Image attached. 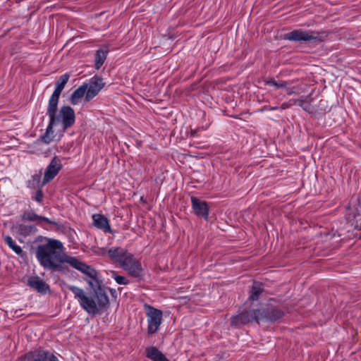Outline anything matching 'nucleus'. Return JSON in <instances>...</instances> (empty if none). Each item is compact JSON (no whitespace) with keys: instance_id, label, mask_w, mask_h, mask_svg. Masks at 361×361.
<instances>
[{"instance_id":"obj_1","label":"nucleus","mask_w":361,"mask_h":361,"mask_svg":"<svg viewBox=\"0 0 361 361\" xmlns=\"http://www.w3.org/2000/svg\"><path fill=\"white\" fill-rule=\"evenodd\" d=\"M69 262L71 267L86 276L85 281L92 292L87 295L83 289L71 285L67 286L68 289L73 293L75 299L87 313L92 315L99 314L108 305L109 300L105 290L101 285L102 281L98 278V272L78 258L71 259Z\"/></svg>"},{"instance_id":"obj_2","label":"nucleus","mask_w":361,"mask_h":361,"mask_svg":"<svg viewBox=\"0 0 361 361\" xmlns=\"http://www.w3.org/2000/svg\"><path fill=\"white\" fill-rule=\"evenodd\" d=\"M63 245L56 239L47 238L46 243L39 245L35 250V256L39 264L44 269L51 271L61 270V264L66 262L70 264L71 259H77L62 254Z\"/></svg>"},{"instance_id":"obj_3","label":"nucleus","mask_w":361,"mask_h":361,"mask_svg":"<svg viewBox=\"0 0 361 361\" xmlns=\"http://www.w3.org/2000/svg\"><path fill=\"white\" fill-rule=\"evenodd\" d=\"M47 114L49 116V122L45 133L40 136V140L44 144L49 145L55 137L54 126L61 123L64 130L71 128L75 123V115L74 110L69 106H61L59 111L47 108Z\"/></svg>"},{"instance_id":"obj_4","label":"nucleus","mask_w":361,"mask_h":361,"mask_svg":"<svg viewBox=\"0 0 361 361\" xmlns=\"http://www.w3.org/2000/svg\"><path fill=\"white\" fill-rule=\"evenodd\" d=\"M283 39L296 42H315L319 40V37L317 31L297 29L284 34Z\"/></svg>"},{"instance_id":"obj_5","label":"nucleus","mask_w":361,"mask_h":361,"mask_svg":"<svg viewBox=\"0 0 361 361\" xmlns=\"http://www.w3.org/2000/svg\"><path fill=\"white\" fill-rule=\"evenodd\" d=\"M120 267L136 279H143L145 271L142 267L141 262L133 254L129 253Z\"/></svg>"},{"instance_id":"obj_6","label":"nucleus","mask_w":361,"mask_h":361,"mask_svg":"<svg viewBox=\"0 0 361 361\" xmlns=\"http://www.w3.org/2000/svg\"><path fill=\"white\" fill-rule=\"evenodd\" d=\"M147 320V332L149 334L156 333L162 322V312L149 305H145Z\"/></svg>"},{"instance_id":"obj_7","label":"nucleus","mask_w":361,"mask_h":361,"mask_svg":"<svg viewBox=\"0 0 361 361\" xmlns=\"http://www.w3.org/2000/svg\"><path fill=\"white\" fill-rule=\"evenodd\" d=\"M69 78L70 75L68 73H64L55 82V90L49 99L47 108L58 111V104L60 95L64 89L65 85L68 82Z\"/></svg>"},{"instance_id":"obj_8","label":"nucleus","mask_w":361,"mask_h":361,"mask_svg":"<svg viewBox=\"0 0 361 361\" xmlns=\"http://www.w3.org/2000/svg\"><path fill=\"white\" fill-rule=\"evenodd\" d=\"M62 169L61 159L54 156L45 169L44 178L41 186H44L52 180Z\"/></svg>"},{"instance_id":"obj_9","label":"nucleus","mask_w":361,"mask_h":361,"mask_svg":"<svg viewBox=\"0 0 361 361\" xmlns=\"http://www.w3.org/2000/svg\"><path fill=\"white\" fill-rule=\"evenodd\" d=\"M19 361H59L58 357L49 350H37L27 353Z\"/></svg>"},{"instance_id":"obj_10","label":"nucleus","mask_w":361,"mask_h":361,"mask_svg":"<svg viewBox=\"0 0 361 361\" xmlns=\"http://www.w3.org/2000/svg\"><path fill=\"white\" fill-rule=\"evenodd\" d=\"M259 324L264 322H274L283 316V312L279 309L269 307L258 310Z\"/></svg>"},{"instance_id":"obj_11","label":"nucleus","mask_w":361,"mask_h":361,"mask_svg":"<svg viewBox=\"0 0 361 361\" xmlns=\"http://www.w3.org/2000/svg\"><path fill=\"white\" fill-rule=\"evenodd\" d=\"M104 85L105 83L103 82V79L101 77L95 75L91 78L89 80V83L87 84L85 102H90L96 97L104 87Z\"/></svg>"},{"instance_id":"obj_12","label":"nucleus","mask_w":361,"mask_h":361,"mask_svg":"<svg viewBox=\"0 0 361 361\" xmlns=\"http://www.w3.org/2000/svg\"><path fill=\"white\" fill-rule=\"evenodd\" d=\"M258 317V310L243 311L231 318V324L233 326L246 324L253 321H255L259 324Z\"/></svg>"},{"instance_id":"obj_13","label":"nucleus","mask_w":361,"mask_h":361,"mask_svg":"<svg viewBox=\"0 0 361 361\" xmlns=\"http://www.w3.org/2000/svg\"><path fill=\"white\" fill-rule=\"evenodd\" d=\"M192 207L196 215L207 220L209 217V207L205 201L196 197H191Z\"/></svg>"},{"instance_id":"obj_14","label":"nucleus","mask_w":361,"mask_h":361,"mask_svg":"<svg viewBox=\"0 0 361 361\" xmlns=\"http://www.w3.org/2000/svg\"><path fill=\"white\" fill-rule=\"evenodd\" d=\"M28 286L40 293H46L49 290V286L39 276H31L28 279Z\"/></svg>"},{"instance_id":"obj_15","label":"nucleus","mask_w":361,"mask_h":361,"mask_svg":"<svg viewBox=\"0 0 361 361\" xmlns=\"http://www.w3.org/2000/svg\"><path fill=\"white\" fill-rule=\"evenodd\" d=\"M93 225L97 228L103 230L106 233H112L109 221L106 217L100 214H94L92 216Z\"/></svg>"},{"instance_id":"obj_16","label":"nucleus","mask_w":361,"mask_h":361,"mask_svg":"<svg viewBox=\"0 0 361 361\" xmlns=\"http://www.w3.org/2000/svg\"><path fill=\"white\" fill-rule=\"evenodd\" d=\"M130 252L122 247H112L109 250L108 255L109 257L117 262L121 266L125 258L128 257Z\"/></svg>"},{"instance_id":"obj_17","label":"nucleus","mask_w":361,"mask_h":361,"mask_svg":"<svg viewBox=\"0 0 361 361\" xmlns=\"http://www.w3.org/2000/svg\"><path fill=\"white\" fill-rule=\"evenodd\" d=\"M13 230L18 235L25 238L35 235L37 231V228L35 225H27L23 224H16L13 227Z\"/></svg>"},{"instance_id":"obj_18","label":"nucleus","mask_w":361,"mask_h":361,"mask_svg":"<svg viewBox=\"0 0 361 361\" xmlns=\"http://www.w3.org/2000/svg\"><path fill=\"white\" fill-rule=\"evenodd\" d=\"M87 83H84L78 87L71 94L70 102L73 105L80 103L81 99L86 94Z\"/></svg>"},{"instance_id":"obj_19","label":"nucleus","mask_w":361,"mask_h":361,"mask_svg":"<svg viewBox=\"0 0 361 361\" xmlns=\"http://www.w3.org/2000/svg\"><path fill=\"white\" fill-rule=\"evenodd\" d=\"M146 355L152 361H169L163 354L155 347H149L146 349Z\"/></svg>"},{"instance_id":"obj_20","label":"nucleus","mask_w":361,"mask_h":361,"mask_svg":"<svg viewBox=\"0 0 361 361\" xmlns=\"http://www.w3.org/2000/svg\"><path fill=\"white\" fill-rule=\"evenodd\" d=\"M312 100V99L310 95L301 96L299 99H297V105L300 106L304 111L308 113H312L314 109L311 105Z\"/></svg>"},{"instance_id":"obj_21","label":"nucleus","mask_w":361,"mask_h":361,"mask_svg":"<svg viewBox=\"0 0 361 361\" xmlns=\"http://www.w3.org/2000/svg\"><path fill=\"white\" fill-rule=\"evenodd\" d=\"M263 291L264 288L262 284L259 282H254L252 286L249 299L252 301L257 300Z\"/></svg>"},{"instance_id":"obj_22","label":"nucleus","mask_w":361,"mask_h":361,"mask_svg":"<svg viewBox=\"0 0 361 361\" xmlns=\"http://www.w3.org/2000/svg\"><path fill=\"white\" fill-rule=\"evenodd\" d=\"M108 51L104 49H99L97 51L94 59V67L96 69H99L104 64L107 57Z\"/></svg>"},{"instance_id":"obj_23","label":"nucleus","mask_w":361,"mask_h":361,"mask_svg":"<svg viewBox=\"0 0 361 361\" xmlns=\"http://www.w3.org/2000/svg\"><path fill=\"white\" fill-rule=\"evenodd\" d=\"M4 242L16 254L18 255H21L23 254L21 247L18 245L11 236H6L4 238Z\"/></svg>"},{"instance_id":"obj_24","label":"nucleus","mask_w":361,"mask_h":361,"mask_svg":"<svg viewBox=\"0 0 361 361\" xmlns=\"http://www.w3.org/2000/svg\"><path fill=\"white\" fill-rule=\"evenodd\" d=\"M37 225L45 229H49V226L56 225V222L54 220L49 219L47 217L39 216V220L37 221Z\"/></svg>"},{"instance_id":"obj_25","label":"nucleus","mask_w":361,"mask_h":361,"mask_svg":"<svg viewBox=\"0 0 361 361\" xmlns=\"http://www.w3.org/2000/svg\"><path fill=\"white\" fill-rule=\"evenodd\" d=\"M39 215L32 211H25L21 215V219L25 221H35L37 223Z\"/></svg>"},{"instance_id":"obj_26","label":"nucleus","mask_w":361,"mask_h":361,"mask_svg":"<svg viewBox=\"0 0 361 361\" xmlns=\"http://www.w3.org/2000/svg\"><path fill=\"white\" fill-rule=\"evenodd\" d=\"M27 183H28V187L35 188V187L37 186V187L42 188V186H41L42 182H41L40 172L39 173H35V174L32 175L31 177V179L28 180Z\"/></svg>"},{"instance_id":"obj_27","label":"nucleus","mask_w":361,"mask_h":361,"mask_svg":"<svg viewBox=\"0 0 361 361\" xmlns=\"http://www.w3.org/2000/svg\"><path fill=\"white\" fill-rule=\"evenodd\" d=\"M286 82L287 81L285 80L276 81L273 78H269L264 80V82L267 85L274 86L278 89H284L286 87Z\"/></svg>"},{"instance_id":"obj_28","label":"nucleus","mask_w":361,"mask_h":361,"mask_svg":"<svg viewBox=\"0 0 361 361\" xmlns=\"http://www.w3.org/2000/svg\"><path fill=\"white\" fill-rule=\"evenodd\" d=\"M284 89L286 90L288 95L298 94V87L293 86L290 81L286 82V87Z\"/></svg>"},{"instance_id":"obj_29","label":"nucleus","mask_w":361,"mask_h":361,"mask_svg":"<svg viewBox=\"0 0 361 361\" xmlns=\"http://www.w3.org/2000/svg\"><path fill=\"white\" fill-rule=\"evenodd\" d=\"M112 278L118 284L126 285L129 283V280L125 276L117 275L115 271L112 272Z\"/></svg>"},{"instance_id":"obj_30","label":"nucleus","mask_w":361,"mask_h":361,"mask_svg":"<svg viewBox=\"0 0 361 361\" xmlns=\"http://www.w3.org/2000/svg\"><path fill=\"white\" fill-rule=\"evenodd\" d=\"M32 200L36 201L37 203L41 204L43 201L44 195L40 188H39L35 194L32 196Z\"/></svg>"},{"instance_id":"obj_31","label":"nucleus","mask_w":361,"mask_h":361,"mask_svg":"<svg viewBox=\"0 0 361 361\" xmlns=\"http://www.w3.org/2000/svg\"><path fill=\"white\" fill-rule=\"evenodd\" d=\"M288 103L290 107H291L292 106H294V105H297V104H298L297 99H290L289 101H288Z\"/></svg>"},{"instance_id":"obj_32","label":"nucleus","mask_w":361,"mask_h":361,"mask_svg":"<svg viewBox=\"0 0 361 361\" xmlns=\"http://www.w3.org/2000/svg\"><path fill=\"white\" fill-rule=\"evenodd\" d=\"M281 108H282L283 109H286L290 108V106H289V104H288V102H283V103L282 104V105H281Z\"/></svg>"},{"instance_id":"obj_33","label":"nucleus","mask_w":361,"mask_h":361,"mask_svg":"<svg viewBox=\"0 0 361 361\" xmlns=\"http://www.w3.org/2000/svg\"><path fill=\"white\" fill-rule=\"evenodd\" d=\"M277 109V106H272L269 108V111H274L276 110Z\"/></svg>"},{"instance_id":"obj_34","label":"nucleus","mask_w":361,"mask_h":361,"mask_svg":"<svg viewBox=\"0 0 361 361\" xmlns=\"http://www.w3.org/2000/svg\"><path fill=\"white\" fill-rule=\"evenodd\" d=\"M264 109H266V110H269V108H267V107H264Z\"/></svg>"}]
</instances>
